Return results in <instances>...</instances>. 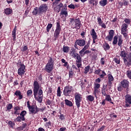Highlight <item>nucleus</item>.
Listing matches in <instances>:
<instances>
[{
	"instance_id": "obj_1",
	"label": "nucleus",
	"mask_w": 131,
	"mask_h": 131,
	"mask_svg": "<svg viewBox=\"0 0 131 131\" xmlns=\"http://www.w3.org/2000/svg\"><path fill=\"white\" fill-rule=\"evenodd\" d=\"M33 86V91L34 98L38 102V103H42V99H43V94L42 90L39 89L40 88V86L37 81L35 80L34 81Z\"/></svg>"
},
{
	"instance_id": "obj_2",
	"label": "nucleus",
	"mask_w": 131,
	"mask_h": 131,
	"mask_svg": "<svg viewBox=\"0 0 131 131\" xmlns=\"http://www.w3.org/2000/svg\"><path fill=\"white\" fill-rule=\"evenodd\" d=\"M70 25L73 29H80L81 28V21L80 19L78 18H72L70 19Z\"/></svg>"
},
{
	"instance_id": "obj_3",
	"label": "nucleus",
	"mask_w": 131,
	"mask_h": 131,
	"mask_svg": "<svg viewBox=\"0 0 131 131\" xmlns=\"http://www.w3.org/2000/svg\"><path fill=\"white\" fill-rule=\"evenodd\" d=\"M55 58L54 56L49 57V59L48 60V62L46 64L45 70L48 73H51L54 69V61Z\"/></svg>"
},
{
	"instance_id": "obj_4",
	"label": "nucleus",
	"mask_w": 131,
	"mask_h": 131,
	"mask_svg": "<svg viewBox=\"0 0 131 131\" xmlns=\"http://www.w3.org/2000/svg\"><path fill=\"white\" fill-rule=\"evenodd\" d=\"M61 30L62 26H61V23L60 21L58 20L57 22H56V29L53 35V38L54 40H57V39L59 38V36H60V33H61Z\"/></svg>"
},
{
	"instance_id": "obj_5",
	"label": "nucleus",
	"mask_w": 131,
	"mask_h": 131,
	"mask_svg": "<svg viewBox=\"0 0 131 131\" xmlns=\"http://www.w3.org/2000/svg\"><path fill=\"white\" fill-rule=\"evenodd\" d=\"M129 86V81L126 79L121 81L120 85L117 87L118 92H122L124 89H128Z\"/></svg>"
},
{
	"instance_id": "obj_6",
	"label": "nucleus",
	"mask_w": 131,
	"mask_h": 131,
	"mask_svg": "<svg viewBox=\"0 0 131 131\" xmlns=\"http://www.w3.org/2000/svg\"><path fill=\"white\" fill-rule=\"evenodd\" d=\"M74 98L76 105L77 106V108L79 109V108H80V102L82 101V95L78 92H76L75 93Z\"/></svg>"
},
{
	"instance_id": "obj_7",
	"label": "nucleus",
	"mask_w": 131,
	"mask_h": 131,
	"mask_svg": "<svg viewBox=\"0 0 131 131\" xmlns=\"http://www.w3.org/2000/svg\"><path fill=\"white\" fill-rule=\"evenodd\" d=\"M91 43V39H89L88 41L86 42V45L84 46V47L82 49V50L79 51L80 55H82L84 56V55H86V54H91L92 53L91 51H90L89 50H86L88 49H89L90 47V45Z\"/></svg>"
},
{
	"instance_id": "obj_8",
	"label": "nucleus",
	"mask_w": 131,
	"mask_h": 131,
	"mask_svg": "<svg viewBox=\"0 0 131 131\" xmlns=\"http://www.w3.org/2000/svg\"><path fill=\"white\" fill-rule=\"evenodd\" d=\"M72 89H73V87L70 85L65 86L63 91V95L66 97H70L72 95Z\"/></svg>"
},
{
	"instance_id": "obj_9",
	"label": "nucleus",
	"mask_w": 131,
	"mask_h": 131,
	"mask_svg": "<svg viewBox=\"0 0 131 131\" xmlns=\"http://www.w3.org/2000/svg\"><path fill=\"white\" fill-rule=\"evenodd\" d=\"M19 68L17 70V74L19 75V76H23L25 73L26 72V67L24 64L21 63H19Z\"/></svg>"
},
{
	"instance_id": "obj_10",
	"label": "nucleus",
	"mask_w": 131,
	"mask_h": 131,
	"mask_svg": "<svg viewBox=\"0 0 131 131\" xmlns=\"http://www.w3.org/2000/svg\"><path fill=\"white\" fill-rule=\"evenodd\" d=\"M52 8L54 12L59 13L61 11V8H63V3L62 2L59 4L58 3H52Z\"/></svg>"
},
{
	"instance_id": "obj_11",
	"label": "nucleus",
	"mask_w": 131,
	"mask_h": 131,
	"mask_svg": "<svg viewBox=\"0 0 131 131\" xmlns=\"http://www.w3.org/2000/svg\"><path fill=\"white\" fill-rule=\"evenodd\" d=\"M94 74H97V75H99L100 78L104 79V77L106 76V74L105 72V71H102L101 69L98 68L97 70H95L94 72Z\"/></svg>"
},
{
	"instance_id": "obj_12",
	"label": "nucleus",
	"mask_w": 131,
	"mask_h": 131,
	"mask_svg": "<svg viewBox=\"0 0 131 131\" xmlns=\"http://www.w3.org/2000/svg\"><path fill=\"white\" fill-rule=\"evenodd\" d=\"M49 9V7L47 4H42L38 7L39 10V15H41L43 13H47V11H48Z\"/></svg>"
},
{
	"instance_id": "obj_13",
	"label": "nucleus",
	"mask_w": 131,
	"mask_h": 131,
	"mask_svg": "<svg viewBox=\"0 0 131 131\" xmlns=\"http://www.w3.org/2000/svg\"><path fill=\"white\" fill-rule=\"evenodd\" d=\"M125 103L126 107H130L131 105V96L129 94H126L125 96Z\"/></svg>"
},
{
	"instance_id": "obj_14",
	"label": "nucleus",
	"mask_w": 131,
	"mask_h": 131,
	"mask_svg": "<svg viewBox=\"0 0 131 131\" xmlns=\"http://www.w3.org/2000/svg\"><path fill=\"white\" fill-rule=\"evenodd\" d=\"M90 35L92 37L93 39V43H96V40H97V39L98 38V35H97V33L95 31V29H93L90 31Z\"/></svg>"
},
{
	"instance_id": "obj_15",
	"label": "nucleus",
	"mask_w": 131,
	"mask_h": 131,
	"mask_svg": "<svg viewBox=\"0 0 131 131\" xmlns=\"http://www.w3.org/2000/svg\"><path fill=\"white\" fill-rule=\"evenodd\" d=\"M113 36H114V30H111L108 32V35L105 37V40L107 41H112L113 40Z\"/></svg>"
},
{
	"instance_id": "obj_16",
	"label": "nucleus",
	"mask_w": 131,
	"mask_h": 131,
	"mask_svg": "<svg viewBox=\"0 0 131 131\" xmlns=\"http://www.w3.org/2000/svg\"><path fill=\"white\" fill-rule=\"evenodd\" d=\"M85 40H86V38L77 39L79 47H84L86 45L85 43H86Z\"/></svg>"
},
{
	"instance_id": "obj_17",
	"label": "nucleus",
	"mask_w": 131,
	"mask_h": 131,
	"mask_svg": "<svg viewBox=\"0 0 131 131\" xmlns=\"http://www.w3.org/2000/svg\"><path fill=\"white\" fill-rule=\"evenodd\" d=\"M97 22L99 26H101L102 28H104V29H106V28H107V26H106L105 23H103L102 21V18H101V17L98 16L97 17Z\"/></svg>"
},
{
	"instance_id": "obj_18",
	"label": "nucleus",
	"mask_w": 131,
	"mask_h": 131,
	"mask_svg": "<svg viewBox=\"0 0 131 131\" xmlns=\"http://www.w3.org/2000/svg\"><path fill=\"white\" fill-rule=\"evenodd\" d=\"M29 114H36V106L33 104L31 107L29 109Z\"/></svg>"
},
{
	"instance_id": "obj_19",
	"label": "nucleus",
	"mask_w": 131,
	"mask_h": 131,
	"mask_svg": "<svg viewBox=\"0 0 131 131\" xmlns=\"http://www.w3.org/2000/svg\"><path fill=\"white\" fill-rule=\"evenodd\" d=\"M14 95L16 96V97H18L19 100H22V99H23V95L20 91L16 90L14 93Z\"/></svg>"
},
{
	"instance_id": "obj_20",
	"label": "nucleus",
	"mask_w": 131,
	"mask_h": 131,
	"mask_svg": "<svg viewBox=\"0 0 131 131\" xmlns=\"http://www.w3.org/2000/svg\"><path fill=\"white\" fill-rule=\"evenodd\" d=\"M102 48L104 49V51L106 52V51H109L110 50V45H109L106 41H104L102 45Z\"/></svg>"
},
{
	"instance_id": "obj_21",
	"label": "nucleus",
	"mask_w": 131,
	"mask_h": 131,
	"mask_svg": "<svg viewBox=\"0 0 131 131\" xmlns=\"http://www.w3.org/2000/svg\"><path fill=\"white\" fill-rule=\"evenodd\" d=\"M16 31H17V26H15L12 32V36L13 37V41H16Z\"/></svg>"
},
{
	"instance_id": "obj_22",
	"label": "nucleus",
	"mask_w": 131,
	"mask_h": 131,
	"mask_svg": "<svg viewBox=\"0 0 131 131\" xmlns=\"http://www.w3.org/2000/svg\"><path fill=\"white\" fill-rule=\"evenodd\" d=\"M108 82H107V84H108V85H111L112 84V81H113V80H114V78L113 77V76H112V75L111 74H108Z\"/></svg>"
},
{
	"instance_id": "obj_23",
	"label": "nucleus",
	"mask_w": 131,
	"mask_h": 131,
	"mask_svg": "<svg viewBox=\"0 0 131 131\" xmlns=\"http://www.w3.org/2000/svg\"><path fill=\"white\" fill-rule=\"evenodd\" d=\"M128 25L126 24H123L121 26V32L127 31Z\"/></svg>"
},
{
	"instance_id": "obj_24",
	"label": "nucleus",
	"mask_w": 131,
	"mask_h": 131,
	"mask_svg": "<svg viewBox=\"0 0 131 131\" xmlns=\"http://www.w3.org/2000/svg\"><path fill=\"white\" fill-rule=\"evenodd\" d=\"M14 112L13 114L19 115L20 114V110H21V107L20 106H15L14 108Z\"/></svg>"
},
{
	"instance_id": "obj_25",
	"label": "nucleus",
	"mask_w": 131,
	"mask_h": 131,
	"mask_svg": "<svg viewBox=\"0 0 131 131\" xmlns=\"http://www.w3.org/2000/svg\"><path fill=\"white\" fill-rule=\"evenodd\" d=\"M118 46L119 47H121L122 43H123V40L122 39V35H120L118 36Z\"/></svg>"
},
{
	"instance_id": "obj_26",
	"label": "nucleus",
	"mask_w": 131,
	"mask_h": 131,
	"mask_svg": "<svg viewBox=\"0 0 131 131\" xmlns=\"http://www.w3.org/2000/svg\"><path fill=\"white\" fill-rule=\"evenodd\" d=\"M32 13L33 16H36L37 14L39 15V10H38V7H35L33 11L32 12Z\"/></svg>"
},
{
	"instance_id": "obj_27",
	"label": "nucleus",
	"mask_w": 131,
	"mask_h": 131,
	"mask_svg": "<svg viewBox=\"0 0 131 131\" xmlns=\"http://www.w3.org/2000/svg\"><path fill=\"white\" fill-rule=\"evenodd\" d=\"M113 61L115 62V63H116L118 64H120V56H118V55H116L114 59H113Z\"/></svg>"
},
{
	"instance_id": "obj_28",
	"label": "nucleus",
	"mask_w": 131,
	"mask_h": 131,
	"mask_svg": "<svg viewBox=\"0 0 131 131\" xmlns=\"http://www.w3.org/2000/svg\"><path fill=\"white\" fill-rule=\"evenodd\" d=\"M12 12H13V10L10 8H7L4 9V13L8 16H9V15H11V14H12Z\"/></svg>"
},
{
	"instance_id": "obj_29",
	"label": "nucleus",
	"mask_w": 131,
	"mask_h": 131,
	"mask_svg": "<svg viewBox=\"0 0 131 131\" xmlns=\"http://www.w3.org/2000/svg\"><path fill=\"white\" fill-rule=\"evenodd\" d=\"M64 102H65V104L67 106H69V107H72V106H73V103L72 102V101L68 99H65Z\"/></svg>"
},
{
	"instance_id": "obj_30",
	"label": "nucleus",
	"mask_w": 131,
	"mask_h": 131,
	"mask_svg": "<svg viewBox=\"0 0 131 131\" xmlns=\"http://www.w3.org/2000/svg\"><path fill=\"white\" fill-rule=\"evenodd\" d=\"M27 114V112L26 111H23L20 114V116L22 118V121H25V115Z\"/></svg>"
},
{
	"instance_id": "obj_31",
	"label": "nucleus",
	"mask_w": 131,
	"mask_h": 131,
	"mask_svg": "<svg viewBox=\"0 0 131 131\" xmlns=\"http://www.w3.org/2000/svg\"><path fill=\"white\" fill-rule=\"evenodd\" d=\"M104 97H105V99H104L105 101L110 102L111 104H114L113 102L111 101H112V99H111V96H110V95L106 94V95H105Z\"/></svg>"
},
{
	"instance_id": "obj_32",
	"label": "nucleus",
	"mask_w": 131,
	"mask_h": 131,
	"mask_svg": "<svg viewBox=\"0 0 131 131\" xmlns=\"http://www.w3.org/2000/svg\"><path fill=\"white\" fill-rule=\"evenodd\" d=\"M73 57L75 58V59H77L76 62H81V57H80V55L79 54H76L75 56H73Z\"/></svg>"
},
{
	"instance_id": "obj_33",
	"label": "nucleus",
	"mask_w": 131,
	"mask_h": 131,
	"mask_svg": "<svg viewBox=\"0 0 131 131\" xmlns=\"http://www.w3.org/2000/svg\"><path fill=\"white\" fill-rule=\"evenodd\" d=\"M86 99L87 101H89V102H93L94 100H95V97L92 95H88L86 97Z\"/></svg>"
},
{
	"instance_id": "obj_34",
	"label": "nucleus",
	"mask_w": 131,
	"mask_h": 131,
	"mask_svg": "<svg viewBox=\"0 0 131 131\" xmlns=\"http://www.w3.org/2000/svg\"><path fill=\"white\" fill-rule=\"evenodd\" d=\"M113 38V46H115V45H117V42H118V36H115Z\"/></svg>"
},
{
	"instance_id": "obj_35",
	"label": "nucleus",
	"mask_w": 131,
	"mask_h": 131,
	"mask_svg": "<svg viewBox=\"0 0 131 131\" xmlns=\"http://www.w3.org/2000/svg\"><path fill=\"white\" fill-rule=\"evenodd\" d=\"M107 0H101L99 2V5L101 6V7H105V6L107 5Z\"/></svg>"
},
{
	"instance_id": "obj_36",
	"label": "nucleus",
	"mask_w": 131,
	"mask_h": 131,
	"mask_svg": "<svg viewBox=\"0 0 131 131\" xmlns=\"http://www.w3.org/2000/svg\"><path fill=\"white\" fill-rule=\"evenodd\" d=\"M89 4L92 6H97L98 5V0H90Z\"/></svg>"
},
{
	"instance_id": "obj_37",
	"label": "nucleus",
	"mask_w": 131,
	"mask_h": 131,
	"mask_svg": "<svg viewBox=\"0 0 131 131\" xmlns=\"http://www.w3.org/2000/svg\"><path fill=\"white\" fill-rule=\"evenodd\" d=\"M8 124L9 125V127L14 129V126H15V123L13 122V121H9L8 123Z\"/></svg>"
},
{
	"instance_id": "obj_38",
	"label": "nucleus",
	"mask_w": 131,
	"mask_h": 131,
	"mask_svg": "<svg viewBox=\"0 0 131 131\" xmlns=\"http://www.w3.org/2000/svg\"><path fill=\"white\" fill-rule=\"evenodd\" d=\"M90 69H91V66H90V65L85 67L84 68V74H88V73H89V71H90Z\"/></svg>"
},
{
	"instance_id": "obj_39",
	"label": "nucleus",
	"mask_w": 131,
	"mask_h": 131,
	"mask_svg": "<svg viewBox=\"0 0 131 131\" xmlns=\"http://www.w3.org/2000/svg\"><path fill=\"white\" fill-rule=\"evenodd\" d=\"M43 112L45 111V107L38 108L37 106L36 105V114L38 113L39 112Z\"/></svg>"
},
{
	"instance_id": "obj_40",
	"label": "nucleus",
	"mask_w": 131,
	"mask_h": 131,
	"mask_svg": "<svg viewBox=\"0 0 131 131\" xmlns=\"http://www.w3.org/2000/svg\"><path fill=\"white\" fill-rule=\"evenodd\" d=\"M61 94H62V92H61V87L58 86L57 90V96L61 97Z\"/></svg>"
},
{
	"instance_id": "obj_41",
	"label": "nucleus",
	"mask_w": 131,
	"mask_h": 131,
	"mask_svg": "<svg viewBox=\"0 0 131 131\" xmlns=\"http://www.w3.org/2000/svg\"><path fill=\"white\" fill-rule=\"evenodd\" d=\"M53 27V24H48L47 25V27L46 28V30L47 32H50V31L51 30V29Z\"/></svg>"
},
{
	"instance_id": "obj_42",
	"label": "nucleus",
	"mask_w": 131,
	"mask_h": 131,
	"mask_svg": "<svg viewBox=\"0 0 131 131\" xmlns=\"http://www.w3.org/2000/svg\"><path fill=\"white\" fill-rule=\"evenodd\" d=\"M101 86V84L99 83H94V90H99L98 89H99Z\"/></svg>"
},
{
	"instance_id": "obj_43",
	"label": "nucleus",
	"mask_w": 131,
	"mask_h": 131,
	"mask_svg": "<svg viewBox=\"0 0 131 131\" xmlns=\"http://www.w3.org/2000/svg\"><path fill=\"white\" fill-rule=\"evenodd\" d=\"M59 116V119H60V120H61V121H63V120H65L66 119V115H65L61 114Z\"/></svg>"
},
{
	"instance_id": "obj_44",
	"label": "nucleus",
	"mask_w": 131,
	"mask_h": 131,
	"mask_svg": "<svg viewBox=\"0 0 131 131\" xmlns=\"http://www.w3.org/2000/svg\"><path fill=\"white\" fill-rule=\"evenodd\" d=\"M121 34L123 35V37L125 39H127L128 38V34H127L126 32H121Z\"/></svg>"
},
{
	"instance_id": "obj_45",
	"label": "nucleus",
	"mask_w": 131,
	"mask_h": 131,
	"mask_svg": "<svg viewBox=\"0 0 131 131\" xmlns=\"http://www.w3.org/2000/svg\"><path fill=\"white\" fill-rule=\"evenodd\" d=\"M74 73L73 72V71H70L69 72V79H72L73 78V74Z\"/></svg>"
},
{
	"instance_id": "obj_46",
	"label": "nucleus",
	"mask_w": 131,
	"mask_h": 131,
	"mask_svg": "<svg viewBox=\"0 0 131 131\" xmlns=\"http://www.w3.org/2000/svg\"><path fill=\"white\" fill-rule=\"evenodd\" d=\"M63 51L64 53H68L69 52V47L63 46Z\"/></svg>"
},
{
	"instance_id": "obj_47",
	"label": "nucleus",
	"mask_w": 131,
	"mask_h": 131,
	"mask_svg": "<svg viewBox=\"0 0 131 131\" xmlns=\"http://www.w3.org/2000/svg\"><path fill=\"white\" fill-rule=\"evenodd\" d=\"M98 94H99V90L94 89L93 92V95L95 97L96 99H98Z\"/></svg>"
},
{
	"instance_id": "obj_48",
	"label": "nucleus",
	"mask_w": 131,
	"mask_h": 131,
	"mask_svg": "<svg viewBox=\"0 0 131 131\" xmlns=\"http://www.w3.org/2000/svg\"><path fill=\"white\" fill-rule=\"evenodd\" d=\"M13 108V103H9L7 105V111H10Z\"/></svg>"
},
{
	"instance_id": "obj_49",
	"label": "nucleus",
	"mask_w": 131,
	"mask_h": 131,
	"mask_svg": "<svg viewBox=\"0 0 131 131\" xmlns=\"http://www.w3.org/2000/svg\"><path fill=\"white\" fill-rule=\"evenodd\" d=\"M124 22H125V24H127V25H129V24H130L131 20L129 18H125L124 20Z\"/></svg>"
},
{
	"instance_id": "obj_50",
	"label": "nucleus",
	"mask_w": 131,
	"mask_h": 131,
	"mask_svg": "<svg viewBox=\"0 0 131 131\" xmlns=\"http://www.w3.org/2000/svg\"><path fill=\"white\" fill-rule=\"evenodd\" d=\"M45 126H46V127H48V128H49V126H52V122L49 121V122H46L45 124Z\"/></svg>"
},
{
	"instance_id": "obj_51",
	"label": "nucleus",
	"mask_w": 131,
	"mask_h": 131,
	"mask_svg": "<svg viewBox=\"0 0 131 131\" xmlns=\"http://www.w3.org/2000/svg\"><path fill=\"white\" fill-rule=\"evenodd\" d=\"M76 66L77 67L78 69H80V68H81L82 66V64L81 63V61L76 62Z\"/></svg>"
},
{
	"instance_id": "obj_52",
	"label": "nucleus",
	"mask_w": 131,
	"mask_h": 131,
	"mask_svg": "<svg viewBox=\"0 0 131 131\" xmlns=\"http://www.w3.org/2000/svg\"><path fill=\"white\" fill-rule=\"evenodd\" d=\"M71 51H72L71 52V53L73 55V56H75V54H78L77 53H76V49H75V48H72Z\"/></svg>"
},
{
	"instance_id": "obj_53",
	"label": "nucleus",
	"mask_w": 131,
	"mask_h": 131,
	"mask_svg": "<svg viewBox=\"0 0 131 131\" xmlns=\"http://www.w3.org/2000/svg\"><path fill=\"white\" fill-rule=\"evenodd\" d=\"M86 34V31H83L80 34V35L82 38H85V35Z\"/></svg>"
},
{
	"instance_id": "obj_54",
	"label": "nucleus",
	"mask_w": 131,
	"mask_h": 131,
	"mask_svg": "<svg viewBox=\"0 0 131 131\" xmlns=\"http://www.w3.org/2000/svg\"><path fill=\"white\" fill-rule=\"evenodd\" d=\"M46 105H52L53 104V102L52 101V100H50V99H47L46 100V101L45 102Z\"/></svg>"
},
{
	"instance_id": "obj_55",
	"label": "nucleus",
	"mask_w": 131,
	"mask_h": 131,
	"mask_svg": "<svg viewBox=\"0 0 131 131\" xmlns=\"http://www.w3.org/2000/svg\"><path fill=\"white\" fill-rule=\"evenodd\" d=\"M32 95V90H28L27 92V97H30Z\"/></svg>"
},
{
	"instance_id": "obj_56",
	"label": "nucleus",
	"mask_w": 131,
	"mask_h": 131,
	"mask_svg": "<svg viewBox=\"0 0 131 131\" xmlns=\"http://www.w3.org/2000/svg\"><path fill=\"white\" fill-rule=\"evenodd\" d=\"M61 15H64L66 17H67L68 16V11H61L60 12Z\"/></svg>"
},
{
	"instance_id": "obj_57",
	"label": "nucleus",
	"mask_w": 131,
	"mask_h": 131,
	"mask_svg": "<svg viewBox=\"0 0 131 131\" xmlns=\"http://www.w3.org/2000/svg\"><path fill=\"white\" fill-rule=\"evenodd\" d=\"M123 4L125 7H126V6H128V5H129V4L128 3V1H127V0H123Z\"/></svg>"
},
{
	"instance_id": "obj_58",
	"label": "nucleus",
	"mask_w": 131,
	"mask_h": 131,
	"mask_svg": "<svg viewBox=\"0 0 131 131\" xmlns=\"http://www.w3.org/2000/svg\"><path fill=\"white\" fill-rule=\"evenodd\" d=\"M68 8H69L70 9H73V10H74V9H75V8H76V6H75L74 5H73V4H70V5H69Z\"/></svg>"
},
{
	"instance_id": "obj_59",
	"label": "nucleus",
	"mask_w": 131,
	"mask_h": 131,
	"mask_svg": "<svg viewBox=\"0 0 131 131\" xmlns=\"http://www.w3.org/2000/svg\"><path fill=\"white\" fill-rule=\"evenodd\" d=\"M100 104L101 106H103L104 107V106L106 105V100L105 99H103L100 102Z\"/></svg>"
},
{
	"instance_id": "obj_60",
	"label": "nucleus",
	"mask_w": 131,
	"mask_h": 131,
	"mask_svg": "<svg viewBox=\"0 0 131 131\" xmlns=\"http://www.w3.org/2000/svg\"><path fill=\"white\" fill-rule=\"evenodd\" d=\"M38 79L40 81V82H42V74H40L38 76Z\"/></svg>"
},
{
	"instance_id": "obj_61",
	"label": "nucleus",
	"mask_w": 131,
	"mask_h": 131,
	"mask_svg": "<svg viewBox=\"0 0 131 131\" xmlns=\"http://www.w3.org/2000/svg\"><path fill=\"white\" fill-rule=\"evenodd\" d=\"M107 84H103L102 88H101V91H107V90H106L107 89Z\"/></svg>"
},
{
	"instance_id": "obj_62",
	"label": "nucleus",
	"mask_w": 131,
	"mask_h": 131,
	"mask_svg": "<svg viewBox=\"0 0 131 131\" xmlns=\"http://www.w3.org/2000/svg\"><path fill=\"white\" fill-rule=\"evenodd\" d=\"M16 120L17 122H21V120L22 121V118L21 116H18L16 118Z\"/></svg>"
},
{
	"instance_id": "obj_63",
	"label": "nucleus",
	"mask_w": 131,
	"mask_h": 131,
	"mask_svg": "<svg viewBox=\"0 0 131 131\" xmlns=\"http://www.w3.org/2000/svg\"><path fill=\"white\" fill-rule=\"evenodd\" d=\"M129 49L130 52H129L128 54V60L131 61V46L129 47Z\"/></svg>"
},
{
	"instance_id": "obj_64",
	"label": "nucleus",
	"mask_w": 131,
	"mask_h": 131,
	"mask_svg": "<svg viewBox=\"0 0 131 131\" xmlns=\"http://www.w3.org/2000/svg\"><path fill=\"white\" fill-rule=\"evenodd\" d=\"M105 126L103 125L100 128H98L97 129V131H103V130H104V129H105Z\"/></svg>"
}]
</instances>
